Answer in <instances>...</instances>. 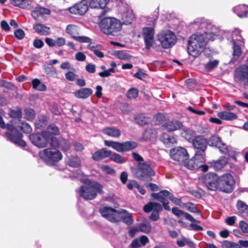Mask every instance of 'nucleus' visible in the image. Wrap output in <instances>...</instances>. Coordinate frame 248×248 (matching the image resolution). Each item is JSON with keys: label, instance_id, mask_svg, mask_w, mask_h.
Listing matches in <instances>:
<instances>
[{"label": "nucleus", "instance_id": "obj_29", "mask_svg": "<svg viewBox=\"0 0 248 248\" xmlns=\"http://www.w3.org/2000/svg\"><path fill=\"white\" fill-rule=\"evenodd\" d=\"M172 213L176 216L180 217L181 216H184L185 217L193 222H199L197 220L194 219L192 216L189 214L185 212L184 211L179 209L177 207H173L171 209Z\"/></svg>", "mask_w": 248, "mask_h": 248}, {"label": "nucleus", "instance_id": "obj_7", "mask_svg": "<svg viewBox=\"0 0 248 248\" xmlns=\"http://www.w3.org/2000/svg\"><path fill=\"white\" fill-rule=\"evenodd\" d=\"M56 147L47 148L39 153L40 158L46 163L53 165L62 159V155L61 153Z\"/></svg>", "mask_w": 248, "mask_h": 248}, {"label": "nucleus", "instance_id": "obj_6", "mask_svg": "<svg viewBox=\"0 0 248 248\" xmlns=\"http://www.w3.org/2000/svg\"><path fill=\"white\" fill-rule=\"evenodd\" d=\"M134 176L142 181H147L152 176L155 175L152 167L148 162L138 163L137 168L132 170Z\"/></svg>", "mask_w": 248, "mask_h": 248}, {"label": "nucleus", "instance_id": "obj_53", "mask_svg": "<svg viewBox=\"0 0 248 248\" xmlns=\"http://www.w3.org/2000/svg\"><path fill=\"white\" fill-rule=\"evenodd\" d=\"M135 119L137 122L140 125L146 124L149 121V119L146 118L142 114L138 115L136 117Z\"/></svg>", "mask_w": 248, "mask_h": 248}, {"label": "nucleus", "instance_id": "obj_15", "mask_svg": "<svg viewBox=\"0 0 248 248\" xmlns=\"http://www.w3.org/2000/svg\"><path fill=\"white\" fill-rule=\"evenodd\" d=\"M219 177L216 174L208 173L205 176L204 182L209 190L215 191L217 188L219 189Z\"/></svg>", "mask_w": 248, "mask_h": 248}, {"label": "nucleus", "instance_id": "obj_58", "mask_svg": "<svg viewBox=\"0 0 248 248\" xmlns=\"http://www.w3.org/2000/svg\"><path fill=\"white\" fill-rule=\"evenodd\" d=\"M155 137V133L154 132H151L150 130H146L143 136V140H150L151 139H153Z\"/></svg>", "mask_w": 248, "mask_h": 248}, {"label": "nucleus", "instance_id": "obj_27", "mask_svg": "<svg viewBox=\"0 0 248 248\" xmlns=\"http://www.w3.org/2000/svg\"><path fill=\"white\" fill-rule=\"evenodd\" d=\"M232 11L239 17H245L248 15V7L246 5H239L233 7Z\"/></svg>", "mask_w": 248, "mask_h": 248}, {"label": "nucleus", "instance_id": "obj_5", "mask_svg": "<svg viewBox=\"0 0 248 248\" xmlns=\"http://www.w3.org/2000/svg\"><path fill=\"white\" fill-rule=\"evenodd\" d=\"M29 137L32 143L38 148L46 147L48 143H49L52 147L59 146V141L57 138L49 137L44 131L41 133L32 134Z\"/></svg>", "mask_w": 248, "mask_h": 248}, {"label": "nucleus", "instance_id": "obj_63", "mask_svg": "<svg viewBox=\"0 0 248 248\" xmlns=\"http://www.w3.org/2000/svg\"><path fill=\"white\" fill-rule=\"evenodd\" d=\"M14 35L16 38L21 40L24 37L25 33L22 29H17L15 31Z\"/></svg>", "mask_w": 248, "mask_h": 248}, {"label": "nucleus", "instance_id": "obj_30", "mask_svg": "<svg viewBox=\"0 0 248 248\" xmlns=\"http://www.w3.org/2000/svg\"><path fill=\"white\" fill-rule=\"evenodd\" d=\"M217 115L220 119L225 121H232L237 118L235 113L228 111L219 112Z\"/></svg>", "mask_w": 248, "mask_h": 248}, {"label": "nucleus", "instance_id": "obj_12", "mask_svg": "<svg viewBox=\"0 0 248 248\" xmlns=\"http://www.w3.org/2000/svg\"><path fill=\"white\" fill-rule=\"evenodd\" d=\"M234 78L237 82L248 85V63L242 64L235 69Z\"/></svg>", "mask_w": 248, "mask_h": 248}, {"label": "nucleus", "instance_id": "obj_22", "mask_svg": "<svg viewBox=\"0 0 248 248\" xmlns=\"http://www.w3.org/2000/svg\"><path fill=\"white\" fill-rule=\"evenodd\" d=\"M93 93L92 89L89 88H83L76 91L74 95L77 98L85 99L90 96Z\"/></svg>", "mask_w": 248, "mask_h": 248}, {"label": "nucleus", "instance_id": "obj_18", "mask_svg": "<svg viewBox=\"0 0 248 248\" xmlns=\"http://www.w3.org/2000/svg\"><path fill=\"white\" fill-rule=\"evenodd\" d=\"M143 35L146 44V47L149 49L154 42V30L151 27L144 28L143 29Z\"/></svg>", "mask_w": 248, "mask_h": 248}, {"label": "nucleus", "instance_id": "obj_25", "mask_svg": "<svg viewBox=\"0 0 248 248\" xmlns=\"http://www.w3.org/2000/svg\"><path fill=\"white\" fill-rule=\"evenodd\" d=\"M111 152L107 150L106 148H102L95 152L92 155V158L95 161L101 160L104 158L110 155Z\"/></svg>", "mask_w": 248, "mask_h": 248}, {"label": "nucleus", "instance_id": "obj_61", "mask_svg": "<svg viewBox=\"0 0 248 248\" xmlns=\"http://www.w3.org/2000/svg\"><path fill=\"white\" fill-rule=\"evenodd\" d=\"M27 118L29 120H32L35 116L34 111L31 108H27L25 110Z\"/></svg>", "mask_w": 248, "mask_h": 248}, {"label": "nucleus", "instance_id": "obj_20", "mask_svg": "<svg viewBox=\"0 0 248 248\" xmlns=\"http://www.w3.org/2000/svg\"><path fill=\"white\" fill-rule=\"evenodd\" d=\"M193 145L198 151L204 152L207 148V141L202 136H199L193 140Z\"/></svg>", "mask_w": 248, "mask_h": 248}, {"label": "nucleus", "instance_id": "obj_11", "mask_svg": "<svg viewBox=\"0 0 248 248\" xmlns=\"http://www.w3.org/2000/svg\"><path fill=\"white\" fill-rule=\"evenodd\" d=\"M163 210L162 206L158 202H150L145 204L143 207V211L146 213L152 211L149 216V218L154 221L158 220L159 218V212Z\"/></svg>", "mask_w": 248, "mask_h": 248}, {"label": "nucleus", "instance_id": "obj_59", "mask_svg": "<svg viewBox=\"0 0 248 248\" xmlns=\"http://www.w3.org/2000/svg\"><path fill=\"white\" fill-rule=\"evenodd\" d=\"M72 38L76 41L81 43H89L90 42L91 39L85 36H72Z\"/></svg>", "mask_w": 248, "mask_h": 248}, {"label": "nucleus", "instance_id": "obj_42", "mask_svg": "<svg viewBox=\"0 0 248 248\" xmlns=\"http://www.w3.org/2000/svg\"><path fill=\"white\" fill-rule=\"evenodd\" d=\"M219 61L217 60L210 59L209 61L204 64V68L207 71H211L216 68L218 65Z\"/></svg>", "mask_w": 248, "mask_h": 248}, {"label": "nucleus", "instance_id": "obj_21", "mask_svg": "<svg viewBox=\"0 0 248 248\" xmlns=\"http://www.w3.org/2000/svg\"><path fill=\"white\" fill-rule=\"evenodd\" d=\"M121 18L123 24L127 25L132 23L135 16L131 9H126L122 13Z\"/></svg>", "mask_w": 248, "mask_h": 248}, {"label": "nucleus", "instance_id": "obj_64", "mask_svg": "<svg viewBox=\"0 0 248 248\" xmlns=\"http://www.w3.org/2000/svg\"><path fill=\"white\" fill-rule=\"evenodd\" d=\"M239 227L243 232H248V224L244 221H241L239 222Z\"/></svg>", "mask_w": 248, "mask_h": 248}, {"label": "nucleus", "instance_id": "obj_52", "mask_svg": "<svg viewBox=\"0 0 248 248\" xmlns=\"http://www.w3.org/2000/svg\"><path fill=\"white\" fill-rule=\"evenodd\" d=\"M222 248H241L238 244L229 241H224L222 243Z\"/></svg>", "mask_w": 248, "mask_h": 248}, {"label": "nucleus", "instance_id": "obj_40", "mask_svg": "<svg viewBox=\"0 0 248 248\" xmlns=\"http://www.w3.org/2000/svg\"><path fill=\"white\" fill-rule=\"evenodd\" d=\"M243 45H240L238 43H233V58L232 61L235 62L240 57L242 53L241 49V46Z\"/></svg>", "mask_w": 248, "mask_h": 248}, {"label": "nucleus", "instance_id": "obj_37", "mask_svg": "<svg viewBox=\"0 0 248 248\" xmlns=\"http://www.w3.org/2000/svg\"><path fill=\"white\" fill-rule=\"evenodd\" d=\"M12 4L23 9L31 8V3L29 0H13Z\"/></svg>", "mask_w": 248, "mask_h": 248}, {"label": "nucleus", "instance_id": "obj_46", "mask_svg": "<svg viewBox=\"0 0 248 248\" xmlns=\"http://www.w3.org/2000/svg\"><path fill=\"white\" fill-rule=\"evenodd\" d=\"M139 231L144 233H148L151 230L150 223L148 221H145L138 225Z\"/></svg>", "mask_w": 248, "mask_h": 248}, {"label": "nucleus", "instance_id": "obj_13", "mask_svg": "<svg viewBox=\"0 0 248 248\" xmlns=\"http://www.w3.org/2000/svg\"><path fill=\"white\" fill-rule=\"evenodd\" d=\"M99 212L101 216L111 222H119V210H117L112 207L102 206L100 208Z\"/></svg>", "mask_w": 248, "mask_h": 248}, {"label": "nucleus", "instance_id": "obj_32", "mask_svg": "<svg viewBox=\"0 0 248 248\" xmlns=\"http://www.w3.org/2000/svg\"><path fill=\"white\" fill-rule=\"evenodd\" d=\"M170 192L166 190H161L159 193H153L151 194L152 197L155 200H156L162 203L167 200L165 198V197L169 198Z\"/></svg>", "mask_w": 248, "mask_h": 248}, {"label": "nucleus", "instance_id": "obj_16", "mask_svg": "<svg viewBox=\"0 0 248 248\" xmlns=\"http://www.w3.org/2000/svg\"><path fill=\"white\" fill-rule=\"evenodd\" d=\"M88 9V2L86 0H82L79 3L69 8V12L74 14L84 15Z\"/></svg>", "mask_w": 248, "mask_h": 248}, {"label": "nucleus", "instance_id": "obj_1", "mask_svg": "<svg viewBox=\"0 0 248 248\" xmlns=\"http://www.w3.org/2000/svg\"><path fill=\"white\" fill-rule=\"evenodd\" d=\"M193 24L195 29H206L204 33L193 34L188 40V52L192 57H196L202 53L209 41L217 38V34L215 31L216 28L202 19H198Z\"/></svg>", "mask_w": 248, "mask_h": 248}, {"label": "nucleus", "instance_id": "obj_43", "mask_svg": "<svg viewBox=\"0 0 248 248\" xmlns=\"http://www.w3.org/2000/svg\"><path fill=\"white\" fill-rule=\"evenodd\" d=\"M67 164L73 168L78 167L80 164V159L78 156H70L66 160Z\"/></svg>", "mask_w": 248, "mask_h": 248}, {"label": "nucleus", "instance_id": "obj_3", "mask_svg": "<svg viewBox=\"0 0 248 248\" xmlns=\"http://www.w3.org/2000/svg\"><path fill=\"white\" fill-rule=\"evenodd\" d=\"M83 182L86 185L80 187L78 190V194L85 200H93L96 197L98 193L101 192L103 186L98 182H92L88 179H85Z\"/></svg>", "mask_w": 248, "mask_h": 248}, {"label": "nucleus", "instance_id": "obj_47", "mask_svg": "<svg viewBox=\"0 0 248 248\" xmlns=\"http://www.w3.org/2000/svg\"><path fill=\"white\" fill-rule=\"evenodd\" d=\"M236 207L239 213H248V206L244 202L238 200Z\"/></svg>", "mask_w": 248, "mask_h": 248}, {"label": "nucleus", "instance_id": "obj_36", "mask_svg": "<svg viewBox=\"0 0 248 248\" xmlns=\"http://www.w3.org/2000/svg\"><path fill=\"white\" fill-rule=\"evenodd\" d=\"M44 132H46V134L49 137H55L54 136L58 135L60 133L58 127L54 124L49 125Z\"/></svg>", "mask_w": 248, "mask_h": 248}, {"label": "nucleus", "instance_id": "obj_41", "mask_svg": "<svg viewBox=\"0 0 248 248\" xmlns=\"http://www.w3.org/2000/svg\"><path fill=\"white\" fill-rule=\"evenodd\" d=\"M222 154L228 155L229 156H233L234 153L232 147L227 146L225 144L221 142V144L217 147Z\"/></svg>", "mask_w": 248, "mask_h": 248}, {"label": "nucleus", "instance_id": "obj_51", "mask_svg": "<svg viewBox=\"0 0 248 248\" xmlns=\"http://www.w3.org/2000/svg\"><path fill=\"white\" fill-rule=\"evenodd\" d=\"M115 55L118 59L123 60H129L131 58L128 53L122 50L116 51Z\"/></svg>", "mask_w": 248, "mask_h": 248}, {"label": "nucleus", "instance_id": "obj_33", "mask_svg": "<svg viewBox=\"0 0 248 248\" xmlns=\"http://www.w3.org/2000/svg\"><path fill=\"white\" fill-rule=\"evenodd\" d=\"M181 129V135L182 137L188 141L193 139L195 135V132L194 131L190 128L183 127V126H182Z\"/></svg>", "mask_w": 248, "mask_h": 248}, {"label": "nucleus", "instance_id": "obj_23", "mask_svg": "<svg viewBox=\"0 0 248 248\" xmlns=\"http://www.w3.org/2000/svg\"><path fill=\"white\" fill-rule=\"evenodd\" d=\"M51 11L48 9L42 7H37L31 11V15L33 18L37 19L41 16L44 15H49Z\"/></svg>", "mask_w": 248, "mask_h": 248}, {"label": "nucleus", "instance_id": "obj_49", "mask_svg": "<svg viewBox=\"0 0 248 248\" xmlns=\"http://www.w3.org/2000/svg\"><path fill=\"white\" fill-rule=\"evenodd\" d=\"M221 142L219 137L214 136L210 138L208 144L210 146H215L217 148L219 145L221 144Z\"/></svg>", "mask_w": 248, "mask_h": 248}, {"label": "nucleus", "instance_id": "obj_34", "mask_svg": "<svg viewBox=\"0 0 248 248\" xmlns=\"http://www.w3.org/2000/svg\"><path fill=\"white\" fill-rule=\"evenodd\" d=\"M232 43H238L240 45H243V39L240 34V30L235 29L232 32Z\"/></svg>", "mask_w": 248, "mask_h": 248}, {"label": "nucleus", "instance_id": "obj_62", "mask_svg": "<svg viewBox=\"0 0 248 248\" xmlns=\"http://www.w3.org/2000/svg\"><path fill=\"white\" fill-rule=\"evenodd\" d=\"M65 78L67 80L70 81H74L76 80L77 75L73 72H68L65 75Z\"/></svg>", "mask_w": 248, "mask_h": 248}, {"label": "nucleus", "instance_id": "obj_8", "mask_svg": "<svg viewBox=\"0 0 248 248\" xmlns=\"http://www.w3.org/2000/svg\"><path fill=\"white\" fill-rule=\"evenodd\" d=\"M157 39L161 46L165 49L172 47L176 42V36L171 31L166 30L160 31L157 35Z\"/></svg>", "mask_w": 248, "mask_h": 248}, {"label": "nucleus", "instance_id": "obj_2", "mask_svg": "<svg viewBox=\"0 0 248 248\" xmlns=\"http://www.w3.org/2000/svg\"><path fill=\"white\" fill-rule=\"evenodd\" d=\"M19 128L25 133H29L31 131V127L26 122H20L19 119H15L10 121V124H7L6 129L11 132H7L6 136L13 142L21 146L25 147L26 143L22 140V135L17 131L16 129Z\"/></svg>", "mask_w": 248, "mask_h": 248}, {"label": "nucleus", "instance_id": "obj_56", "mask_svg": "<svg viewBox=\"0 0 248 248\" xmlns=\"http://www.w3.org/2000/svg\"><path fill=\"white\" fill-rule=\"evenodd\" d=\"M138 95V91L135 88H131L126 93L127 97L129 99H135Z\"/></svg>", "mask_w": 248, "mask_h": 248}, {"label": "nucleus", "instance_id": "obj_60", "mask_svg": "<svg viewBox=\"0 0 248 248\" xmlns=\"http://www.w3.org/2000/svg\"><path fill=\"white\" fill-rule=\"evenodd\" d=\"M168 198L175 205L182 207V204L183 203L182 202L181 199L174 197L170 192Z\"/></svg>", "mask_w": 248, "mask_h": 248}, {"label": "nucleus", "instance_id": "obj_31", "mask_svg": "<svg viewBox=\"0 0 248 248\" xmlns=\"http://www.w3.org/2000/svg\"><path fill=\"white\" fill-rule=\"evenodd\" d=\"M33 28L37 33L43 35H47L50 32V28L40 23H36L33 25Z\"/></svg>", "mask_w": 248, "mask_h": 248}, {"label": "nucleus", "instance_id": "obj_50", "mask_svg": "<svg viewBox=\"0 0 248 248\" xmlns=\"http://www.w3.org/2000/svg\"><path fill=\"white\" fill-rule=\"evenodd\" d=\"M182 207L185 208L188 211L192 213L199 212L197 208V206L195 204L191 202H187L185 203H184L182 204Z\"/></svg>", "mask_w": 248, "mask_h": 248}, {"label": "nucleus", "instance_id": "obj_48", "mask_svg": "<svg viewBox=\"0 0 248 248\" xmlns=\"http://www.w3.org/2000/svg\"><path fill=\"white\" fill-rule=\"evenodd\" d=\"M110 158L115 162L119 164H123L126 161V159L121 155L116 153L110 154Z\"/></svg>", "mask_w": 248, "mask_h": 248}, {"label": "nucleus", "instance_id": "obj_38", "mask_svg": "<svg viewBox=\"0 0 248 248\" xmlns=\"http://www.w3.org/2000/svg\"><path fill=\"white\" fill-rule=\"evenodd\" d=\"M161 139L164 143L166 145L175 144L177 142L175 137L168 135L167 133H163L161 137Z\"/></svg>", "mask_w": 248, "mask_h": 248}, {"label": "nucleus", "instance_id": "obj_54", "mask_svg": "<svg viewBox=\"0 0 248 248\" xmlns=\"http://www.w3.org/2000/svg\"><path fill=\"white\" fill-rule=\"evenodd\" d=\"M101 169L104 173L108 175H113L115 173V170L108 165H102Z\"/></svg>", "mask_w": 248, "mask_h": 248}, {"label": "nucleus", "instance_id": "obj_57", "mask_svg": "<svg viewBox=\"0 0 248 248\" xmlns=\"http://www.w3.org/2000/svg\"><path fill=\"white\" fill-rule=\"evenodd\" d=\"M78 31V28L74 25H68L66 29V32L73 36Z\"/></svg>", "mask_w": 248, "mask_h": 248}, {"label": "nucleus", "instance_id": "obj_24", "mask_svg": "<svg viewBox=\"0 0 248 248\" xmlns=\"http://www.w3.org/2000/svg\"><path fill=\"white\" fill-rule=\"evenodd\" d=\"M119 221L121 220H123L124 222L128 225H130L133 224L134 221L133 219L131 214L126 210L124 209L119 210Z\"/></svg>", "mask_w": 248, "mask_h": 248}, {"label": "nucleus", "instance_id": "obj_35", "mask_svg": "<svg viewBox=\"0 0 248 248\" xmlns=\"http://www.w3.org/2000/svg\"><path fill=\"white\" fill-rule=\"evenodd\" d=\"M88 48L92 51L93 53L98 58H102L104 56V53L101 51V46L98 45H96L94 44L90 43L87 46Z\"/></svg>", "mask_w": 248, "mask_h": 248}, {"label": "nucleus", "instance_id": "obj_39", "mask_svg": "<svg viewBox=\"0 0 248 248\" xmlns=\"http://www.w3.org/2000/svg\"><path fill=\"white\" fill-rule=\"evenodd\" d=\"M177 244L180 247H183L186 245L189 247H194L195 244L189 238L182 236L181 238L177 239Z\"/></svg>", "mask_w": 248, "mask_h": 248}, {"label": "nucleus", "instance_id": "obj_14", "mask_svg": "<svg viewBox=\"0 0 248 248\" xmlns=\"http://www.w3.org/2000/svg\"><path fill=\"white\" fill-rule=\"evenodd\" d=\"M170 155L174 160L182 163L188 158V154L186 150L182 147H176L170 150Z\"/></svg>", "mask_w": 248, "mask_h": 248}, {"label": "nucleus", "instance_id": "obj_26", "mask_svg": "<svg viewBox=\"0 0 248 248\" xmlns=\"http://www.w3.org/2000/svg\"><path fill=\"white\" fill-rule=\"evenodd\" d=\"M227 158L225 156H221L217 161H213L210 162V166L214 170H218L222 169L227 164Z\"/></svg>", "mask_w": 248, "mask_h": 248}, {"label": "nucleus", "instance_id": "obj_44", "mask_svg": "<svg viewBox=\"0 0 248 248\" xmlns=\"http://www.w3.org/2000/svg\"><path fill=\"white\" fill-rule=\"evenodd\" d=\"M32 85L33 89L39 91H44L46 89V86L38 79L32 80Z\"/></svg>", "mask_w": 248, "mask_h": 248}, {"label": "nucleus", "instance_id": "obj_17", "mask_svg": "<svg viewBox=\"0 0 248 248\" xmlns=\"http://www.w3.org/2000/svg\"><path fill=\"white\" fill-rule=\"evenodd\" d=\"M109 0H91L90 1V6L92 8H100L102 10L100 13L99 17L105 16V14L109 11L110 9L106 7L107 4Z\"/></svg>", "mask_w": 248, "mask_h": 248}, {"label": "nucleus", "instance_id": "obj_9", "mask_svg": "<svg viewBox=\"0 0 248 248\" xmlns=\"http://www.w3.org/2000/svg\"><path fill=\"white\" fill-rule=\"evenodd\" d=\"M105 145L111 147L119 152H124L132 150L138 147L137 142L134 141H127L122 143L113 141L105 140Z\"/></svg>", "mask_w": 248, "mask_h": 248}, {"label": "nucleus", "instance_id": "obj_10", "mask_svg": "<svg viewBox=\"0 0 248 248\" xmlns=\"http://www.w3.org/2000/svg\"><path fill=\"white\" fill-rule=\"evenodd\" d=\"M235 180L230 173H226L219 177V190L225 193H231L235 187Z\"/></svg>", "mask_w": 248, "mask_h": 248}, {"label": "nucleus", "instance_id": "obj_55", "mask_svg": "<svg viewBox=\"0 0 248 248\" xmlns=\"http://www.w3.org/2000/svg\"><path fill=\"white\" fill-rule=\"evenodd\" d=\"M203 153L200 151H197L195 155L192 158L196 160H197L201 164L205 162V159L203 156Z\"/></svg>", "mask_w": 248, "mask_h": 248}, {"label": "nucleus", "instance_id": "obj_28", "mask_svg": "<svg viewBox=\"0 0 248 248\" xmlns=\"http://www.w3.org/2000/svg\"><path fill=\"white\" fill-rule=\"evenodd\" d=\"M103 133L108 136L118 138H119L121 135L120 130L115 127H108L103 129Z\"/></svg>", "mask_w": 248, "mask_h": 248}, {"label": "nucleus", "instance_id": "obj_4", "mask_svg": "<svg viewBox=\"0 0 248 248\" xmlns=\"http://www.w3.org/2000/svg\"><path fill=\"white\" fill-rule=\"evenodd\" d=\"M99 25L101 31L107 35L115 36L121 31L122 23L117 19L110 16L103 18Z\"/></svg>", "mask_w": 248, "mask_h": 248}, {"label": "nucleus", "instance_id": "obj_19", "mask_svg": "<svg viewBox=\"0 0 248 248\" xmlns=\"http://www.w3.org/2000/svg\"><path fill=\"white\" fill-rule=\"evenodd\" d=\"M182 126L183 124L181 122L176 120H173L166 122L163 124L162 126L164 130L171 132L181 129Z\"/></svg>", "mask_w": 248, "mask_h": 248}, {"label": "nucleus", "instance_id": "obj_45", "mask_svg": "<svg viewBox=\"0 0 248 248\" xmlns=\"http://www.w3.org/2000/svg\"><path fill=\"white\" fill-rule=\"evenodd\" d=\"M201 165L197 160L191 158L186 163L185 166L189 170H195L200 168Z\"/></svg>", "mask_w": 248, "mask_h": 248}]
</instances>
